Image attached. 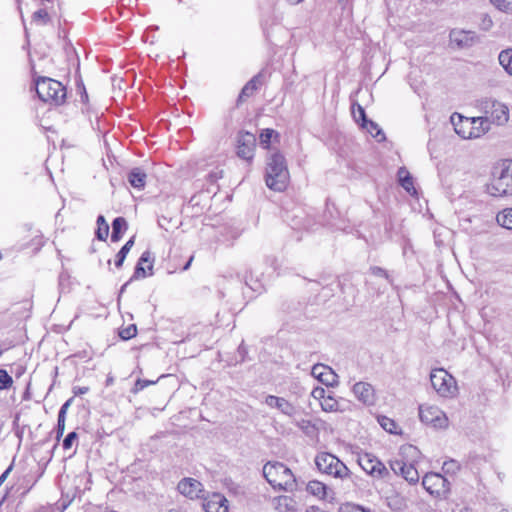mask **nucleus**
Instances as JSON below:
<instances>
[{
    "label": "nucleus",
    "instance_id": "obj_21",
    "mask_svg": "<svg viewBox=\"0 0 512 512\" xmlns=\"http://www.w3.org/2000/svg\"><path fill=\"white\" fill-rule=\"evenodd\" d=\"M261 77L262 75L259 73L245 84L241 90L238 101H243L245 98H248L254 94V92L258 89V86L261 84Z\"/></svg>",
    "mask_w": 512,
    "mask_h": 512
},
{
    "label": "nucleus",
    "instance_id": "obj_33",
    "mask_svg": "<svg viewBox=\"0 0 512 512\" xmlns=\"http://www.w3.org/2000/svg\"><path fill=\"white\" fill-rule=\"evenodd\" d=\"M13 384L12 377L4 369H0V390H7Z\"/></svg>",
    "mask_w": 512,
    "mask_h": 512
},
{
    "label": "nucleus",
    "instance_id": "obj_29",
    "mask_svg": "<svg viewBox=\"0 0 512 512\" xmlns=\"http://www.w3.org/2000/svg\"><path fill=\"white\" fill-rule=\"evenodd\" d=\"M352 114L357 123H360L361 126H367L368 119L364 108L360 104L352 105Z\"/></svg>",
    "mask_w": 512,
    "mask_h": 512
},
{
    "label": "nucleus",
    "instance_id": "obj_22",
    "mask_svg": "<svg viewBox=\"0 0 512 512\" xmlns=\"http://www.w3.org/2000/svg\"><path fill=\"white\" fill-rule=\"evenodd\" d=\"M398 180L400 185L410 194H416V190L413 184V178L409 171L405 167H401L398 170Z\"/></svg>",
    "mask_w": 512,
    "mask_h": 512
},
{
    "label": "nucleus",
    "instance_id": "obj_12",
    "mask_svg": "<svg viewBox=\"0 0 512 512\" xmlns=\"http://www.w3.org/2000/svg\"><path fill=\"white\" fill-rule=\"evenodd\" d=\"M485 114V117H487L489 123L494 122L497 125H503L509 119L508 107L505 104L495 100L486 102Z\"/></svg>",
    "mask_w": 512,
    "mask_h": 512
},
{
    "label": "nucleus",
    "instance_id": "obj_36",
    "mask_svg": "<svg viewBox=\"0 0 512 512\" xmlns=\"http://www.w3.org/2000/svg\"><path fill=\"white\" fill-rule=\"evenodd\" d=\"M33 21L40 24H47L50 21V17L46 9H39L33 14Z\"/></svg>",
    "mask_w": 512,
    "mask_h": 512
},
{
    "label": "nucleus",
    "instance_id": "obj_58",
    "mask_svg": "<svg viewBox=\"0 0 512 512\" xmlns=\"http://www.w3.org/2000/svg\"><path fill=\"white\" fill-rule=\"evenodd\" d=\"M282 500H284L285 502L288 501V497H283Z\"/></svg>",
    "mask_w": 512,
    "mask_h": 512
},
{
    "label": "nucleus",
    "instance_id": "obj_3",
    "mask_svg": "<svg viewBox=\"0 0 512 512\" xmlns=\"http://www.w3.org/2000/svg\"><path fill=\"white\" fill-rule=\"evenodd\" d=\"M455 132L463 139L479 138L490 129L487 117L464 118L451 116Z\"/></svg>",
    "mask_w": 512,
    "mask_h": 512
},
{
    "label": "nucleus",
    "instance_id": "obj_32",
    "mask_svg": "<svg viewBox=\"0 0 512 512\" xmlns=\"http://www.w3.org/2000/svg\"><path fill=\"white\" fill-rule=\"evenodd\" d=\"M321 407L326 412L336 411L338 408V402L331 396H326L321 402Z\"/></svg>",
    "mask_w": 512,
    "mask_h": 512
},
{
    "label": "nucleus",
    "instance_id": "obj_40",
    "mask_svg": "<svg viewBox=\"0 0 512 512\" xmlns=\"http://www.w3.org/2000/svg\"><path fill=\"white\" fill-rule=\"evenodd\" d=\"M154 383H155V381L138 379L135 382L134 387L132 388V392L133 393H138L141 390H143L145 387H147V386H149L151 384H154Z\"/></svg>",
    "mask_w": 512,
    "mask_h": 512
},
{
    "label": "nucleus",
    "instance_id": "obj_53",
    "mask_svg": "<svg viewBox=\"0 0 512 512\" xmlns=\"http://www.w3.org/2000/svg\"><path fill=\"white\" fill-rule=\"evenodd\" d=\"M96 224H106V219L103 215H99L96 220Z\"/></svg>",
    "mask_w": 512,
    "mask_h": 512
},
{
    "label": "nucleus",
    "instance_id": "obj_39",
    "mask_svg": "<svg viewBox=\"0 0 512 512\" xmlns=\"http://www.w3.org/2000/svg\"><path fill=\"white\" fill-rule=\"evenodd\" d=\"M127 226H113V231L111 234V240L113 242H117L121 239L123 233L125 232Z\"/></svg>",
    "mask_w": 512,
    "mask_h": 512
},
{
    "label": "nucleus",
    "instance_id": "obj_35",
    "mask_svg": "<svg viewBox=\"0 0 512 512\" xmlns=\"http://www.w3.org/2000/svg\"><path fill=\"white\" fill-rule=\"evenodd\" d=\"M275 134L276 132L273 129H264L259 136L261 145H263L264 148H268L269 143Z\"/></svg>",
    "mask_w": 512,
    "mask_h": 512
},
{
    "label": "nucleus",
    "instance_id": "obj_48",
    "mask_svg": "<svg viewBox=\"0 0 512 512\" xmlns=\"http://www.w3.org/2000/svg\"><path fill=\"white\" fill-rule=\"evenodd\" d=\"M88 391H89V387H86V386H84V387H79V386L73 387V393H74L75 396L84 395Z\"/></svg>",
    "mask_w": 512,
    "mask_h": 512
},
{
    "label": "nucleus",
    "instance_id": "obj_23",
    "mask_svg": "<svg viewBox=\"0 0 512 512\" xmlns=\"http://www.w3.org/2000/svg\"><path fill=\"white\" fill-rule=\"evenodd\" d=\"M306 490L311 495L316 496L319 499H324L326 497L327 487L322 482L313 480L307 484Z\"/></svg>",
    "mask_w": 512,
    "mask_h": 512
},
{
    "label": "nucleus",
    "instance_id": "obj_31",
    "mask_svg": "<svg viewBox=\"0 0 512 512\" xmlns=\"http://www.w3.org/2000/svg\"><path fill=\"white\" fill-rule=\"evenodd\" d=\"M497 224H512V208H506L496 215Z\"/></svg>",
    "mask_w": 512,
    "mask_h": 512
},
{
    "label": "nucleus",
    "instance_id": "obj_42",
    "mask_svg": "<svg viewBox=\"0 0 512 512\" xmlns=\"http://www.w3.org/2000/svg\"><path fill=\"white\" fill-rule=\"evenodd\" d=\"M340 512H370V510H366L359 505L346 504L340 508Z\"/></svg>",
    "mask_w": 512,
    "mask_h": 512
},
{
    "label": "nucleus",
    "instance_id": "obj_17",
    "mask_svg": "<svg viewBox=\"0 0 512 512\" xmlns=\"http://www.w3.org/2000/svg\"><path fill=\"white\" fill-rule=\"evenodd\" d=\"M311 374L326 386H333L337 381V374L324 364H315L312 367Z\"/></svg>",
    "mask_w": 512,
    "mask_h": 512
},
{
    "label": "nucleus",
    "instance_id": "obj_13",
    "mask_svg": "<svg viewBox=\"0 0 512 512\" xmlns=\"http://www.w3.org/2000/svg\"><path fill=\"white\" fill-rule=\"evenodd\" d=\"M154 258L150 251H144L140 256L130 281L153 275Z\"/></svg>",
    "mask_w": 512,
    "mask_h": 512
},
{
    "label": "nucleus",
    "instance_id": "obj_57",
    "mask_svg": "<svg viewBox=\"0 0 512 512\" xmlns=\"http://www.w3.org/2000/svg\"><path fill=\"white\" fill-rule=\"evenodd\" d=\"M106 382L107 385H110L113 382V378L109 377Z\"/></svg>",
    "mask_w": 512,
    "mask_h": 512
},
{
    "label": "nucleus",
    "instance_id": "obj_5",
    "mask_svg": "<svg viewBox=\"0 0 512 512\" xmlns=\"http://www.w3.org/2000/svg\"><path fill=\"white\" fill-rule=\"evenodd\" d=\"M315 464L319 472L334 478L344 480L351 477V472L347 466L331 453H318L315 457Z\"/></svg>",
    "mask_w": 512,
    "mask_h": 512
},
{
    "label": "nucleus",
    "instance_id": "obj_56",
    "mask_svg": "<svg viewBox=\"0 0 512 512\" xmlns=\"http://www.w3.org/2000/svg\"><path fill=\"white\" fill-rule=\"evenodd\" d=\"M290 4L292 5H296V4H299L300 2H302L303 0H287Z\"/></svg>",
    "mask_w": 512,
    "mask_h": 512
},
{
    "label": "nucleus",
    "instance_id": "obj_4",
    "mask_svg": "<svg viewBox=\"0 0 512 512\" xmlns=\"http://www.w3.org/2000/svg\"><path fill=\"white\" fill-rule=\"evenodd\" d=\"M35 90L40 100L46 103L60 105L66 99V88L61 82L48 77L35 80Z\"/></svg>",
    "mask_w": 512,
    "mask_h": 512
},
{
    "label": "nucleus",
    "instance_id": "obj_30",
    "mask_svg": "<svg viewBox=\"0 0 512 512\" xmlns=\"http://www.w3.org/2000/svg\"><path fill=\"white\" fill-rule=\"evenodd\" d=\"M460 470V464L453 459L445 461L442 465V471L446 475H455Z\"/></svg>",
    "mask_w": 512,
    "mask_h": 512
},
{
    "label": "nucleus",
    "instance_id": "obj_10",
    "mask_svg": "<svg viewBox=\"0 0 512 512\" xmlns=\"http://www.w3.org/2000/svg\"><path fill=\"white\" fill-rule=\"evenodd\" d=\"M358 464L367 474L374 478L383 479L389 474L385 465L376 456L370 453L359 455Z\"/></svg>",
    "mask_w": 512,
    "mask_h": 512
},
{
    "label": "nucleus",
    "instance_id": "obj_15",
    "mask_svg": "<svg viewBox=\"0 0 512 512\" xmlns=\"http://www.w3.org/2000/svg\"><path fill=\"white\" fill-rule=\"evenodd\" d=\"M390 467L395 474H400L410 484H416L419 481V473L412 464L395 460L390 463Z\"/></svg>",
    "mask_w": 512,
    "mask_h": 512
},
{
    "label": "nucleus",
    "instance_id": "obj_44",
    "mask_svg": "<svg viewBox=\"0 0 512 512\" xmlns=\"http://www.w3.org/2000/svg\"><path fill=\"white\" fill-rule=\"evenodd\" d=\"M311 396L316 399V400H319L320 402L326 397V391L324 388L322 387H315L312 391H311Z\"/></svg>",
    "mask_w": 512,
    "mask_h": 512
},
{
    "label": "nucleus",
    "instance_id": "obj_38",
    "mask_svg": "<svg viewBox=\"0 0 512 512\" xmlns=\"http://www.w3.org/2000/svg\"><path fill=\"white\" fill-rule=\"evenodd\" d=\"M77 438H78V435L75 431L68 433L63 440V444H62L63 448L65 450H69Z\"/></svg>",
    "mask_w": 512,
    "mask_h": 512
},
{
    "label": "nucleus",
    "instance_id": "obj_2",
    "mask_svg": "<svg viewBox=\"0 0 512 512\" xmlns=\"http://www.w3.org/2000/svg\"><path fill=\"white\" fill-rule=\"evenodd\" d=\"M263 475L274 489L293 491L297 486L294 474L281 462L266 463L263 467Z\"/></svg>",
    "mask_w": 512,
    "mask_h": 512
},
{
    "label": "nucleus",
    "instance_id": "obj_43",
    "mask_svg": "<svg viewBox=\"0 0 512 512\" xmlns=\"http://www.w3.org/2000/svg\"><path fill=\"white\" fill-rule=\"evenodd\" d=\"M222 177H223V170L216 168L209 172V174L207 175V180L210 183H216Z\"/></svg>",
    "mask_w": 512,
    "mask_h": 512
},
{
    "label": "nucleus",
    "instance_id": "obj_52",
    "mask_svg": "<svg viewBox=\"0 0 512 512\" xmlns=\"http://www.w3.org/2000/svg\"><path fill=\"white\" fill-rule=\"evenodd\" d=\"M111 224H126V221L123 217H116Z\"/></svg>",
    "mask_w": 512,
    "mask_h": 512
},
{
    "label": "nucleus",
    "instance_id": "obj_1",
    "mask_svg": "<svg viewBox=\"0 0 512 512\" xmlns=\"http://www.w3.org/2000/svg\"><path fill=\"white\" fill-rule=\"evenodd\" d=\"M265 182L274 191H284L289 182V172L284 156L279 152L272 153L267 158Z\"/></svg>",
    "mask_w": 512,
    "mask_h": 512
},
{
    "label": "nucleus",
    "instance_id": "obj_46",
    "mask_svg": "<svg viewBox=\"0 0 512 512\" xmlns=\"http://www.w3.org/2000/svg\"><path fill=\"white\" fill-rule=\"evenodd\" d=\"M109 227L110 226H98L96 236L99 240H106L109 235Z\"/></svg>",
    "mask_w": 512,
    "mask_h": 512
},
{
    "label": "nucleus",
    "instance_id": "obj_26",
    "mask_svg": "<svg viewBox=\"0 0 512 512\" xmlns=\"http://www.w3.org/2000/svg\"><path fill=\"white\" fill-rule=\"evenodd\" d=\"M469 39V33L465 31H452L450 33L451 42L455 43L458 47L467 46Z\"/></svg>",
    "mask_w": 512,
    "mask_h": 512
},
{
    "label": "nucleus",
    "instance_id": "obj_41",
    "mask_svg": "<svg viewBox=\"0 0 512 512\" xmlns=\"http://www.w3.org/2000/svg\"><path fill=\"white\" fill-rule=\"evenodd\" d=\"M370 272H371V274H373L375 276L384 277L389 282H392L388 272L385 269L381 268V267L373 266V267L370 268Z\"/></svg>",
    "mask_w": 512,
    "mask_h": 512
},
{
    "label": "nucleus",
    "instance_id": "obj_18",
    "mask_svg": "<svg viewBox=\"0 0 512 512\" xmlns=\"http://www.w3.org/2000/svg\"><path fill=\"white\" fill-rule=\"evenodd\" d=\"M202 484L193 478H184L182 479L178 485V491L191 499L199 497V493L201 492Z\"/></svg>",
    "mask_w": 512,
    "mask_h": 512
},
{
    "label": "nucleus",
    "instance_id": "obj_37",
    "mask_svg": "<svg viewBox=\"0 0 512 512\" xmlns=\"http://www.w3.org/2000/svg\"><path fill=\"white\" fill-rule=\"evenodd\" d=\"M499 10L512 12V0H490Z\"/></svg>",
    "mask_w": 512,
    "mask_h": 512
},
{
    "label": "nucleus",
    "instance_id": "obj_54",
    "mask_svg": "<svg viewBox=\"0 0 512 512\" xmlns=\"http://www.w3.org/2000/svg\"><path fill=\"white\" fill-rule=\"evenodd\" d=\"M193 259H194V257H193V256H191V257L189 258V260L186 262V264H185V265H184V267H183V270H184V271H186V270H188V269H189V267L191 266V263H192Z\"/></svg>",
    "mask_w": 512,
    "mask_h": 512
},
{
    "label": "nucleus",
    "instance_id": "obj_24",
    "mask_svg": "<svg viewBox=\"0 0 512 512\" xmlns=\"http://www.w3.org/2000/svg\"><path fill=\"white\" fill-rule=\"evenodd\" d=\"M134 245V237L130 238L123 246L122 248L119 250V252L117 253L116 255V260H115V266L117 268H120L122 265H123V262L127 256V254L129 253V251L131 250V248L133 247Z\"/></svg>",
    "mask_w": 512,
    "mask_h": 512
},
{
    "label": "nucleus",
    "instance_id": "obj_8",
    "mask_svg": "<svg viewBox=\"0 0 512 512\" xmlns=\"http://www.w3.org/2000/svg\"><path fill=\"white\" fill-rule=\"evenodd\" d=\"M422 486L431 496L444 499L450 492L451 483L440 473L428 472L422 479Z\"/></svg>",
    "mask_w": 512,
    "mask_h": 512
},
{
    "label": "nucleus",
    "instance_id": "obj_7",
    "mask_svg": "<svg viewBox=\"0 0 512 512\" xmlns=\"http://www.w3.org/2000/svg\"><path fill=\"white\" fill-rule=\"evenodd\" d=\"M430 381L433 389L441 397L452 398L457 394L455 378L443 368L433 369L430 373Z\"/></svg>",
    "mask_w": 512,
    "mask_h": 512
},
{
    "label": "nucleus",
    "instance_id": "obj_14",
    "mask_svg": "<svg viewBox=\"0 0 512 512\" xmlns=\"http://www.w3.org/2000/svg\"><path fill=\"white\" fill-rule=\"evenodd\" d=\"M265 404L271 408L278 409L282 414L290 418L297 417L298 407L283 397L268 395L265 398Z\"/></svg>",
    "mask_w": 512,
    "mask_h": 512
},
{
    "label": "nucleus",
    "instance_id": "obj_25",
    "mask_svg": "<svg viewBox=\"0 0 512 512\" xmlns=\"http://www.w3.org/2000/svg\"><path fill=\"white\" fill-rule=\"evenodd\" d=\"M498 59L505 71L512 76V49L500 52Z\"/></svg>",
    "mask_w": 512,
    "mask_h": 512
},
{
    "label": "nucleus",
    "instance_id": "obj_60",
    "mask_svg": "<svg viewBox=\"0 0 512 512\" xmlns=\"http://www.w3.org/2000/svg\"><path fill=\"white\" fill-rule=\"evenodd\" d=\"M500 512H508L507 510H501Z\"/></svg>",
    "mask_w": 512,
    "mask_h": 512
},
{
    "label": "nucleus",
    "instance_id": "obj_45",
    "mask_svg": "<svg viewBox=\"0 0 512 512\" xmlns=\"http://www.w3.org/2000/svg\"><path fill=\"white\" fill-rule=\"evenodd\" d=\"M65 419L66 418H63L62 415H58L57 431H56L57 439H59L63 435V433H64V430H65Z\"/></svg>",
    "mask_w": 512,
    "mask_h": 512
},
{
    "label": "nucleus",
    "instance_id": "obj_34",
    "mask_svg": "<svg viewBox=\"0 0 512 512\" xmlns=\"http://www.w3.org/2000/svg\"><path fill=\"white\" fill-rule=\"evenodd\" d=\"M137 334V328L135 324H131L119 331V336L123 340H129L135 337Z\"/></svg>",
    "mask_w": 512,
    "mask_h": 512
},
{
    "label": "nucleus",
    "instance_id": "obj_20",
    "mask_svg": "<svg viewBox=\"0 0 512 512\" xmlns=\"http://www.w3.org/2000/svg\"><path fill=\"white\" fill-rule=\"evenodd\" d=\"M147 174L142 168L135 167L128 173L127 179L130 185L137 189L144 188Z\"/></svg>",
    "mask_w": 512,
    "mask_h": 512
},
{
    "label": "nucleus",
    "instance_id": "obj_9",
    "mask_svg": "<svg viewBox=\"0 0 512 512\" xmlns=\"http://www.w3.org/2000/svg\"><path fill=\"white\" fill-rule=\"evenodd\" d=\"M419 417L421 422L431 425L434 428H445L448 426V418L437 406L423 404L419 406Z\"/></svg>",
    "mask_w": 512,
    "mask_h": 512
},
{
    "label": "nucleus",
    "instance_id": "obj_28",
    "mask_svg": "<svg viewBox=\"0 0 512 512\" xmlns=\"http://www.w3.org/2000/svg\"><path fill=\"white\" fill-rule=\"evenodd\" d=\"M378 423L385 431L391 434H397L398 425L393 419L383 415L378 416Z\"/></svg>",
    "mask_w": 512,
    "mask_h": 512
},
{
    "label": "nucleus",
    "instance_id": "obj_59",
    "mask_svg": "<svg viewBox=\"0 0 512 512\" xmlns=\"http://www.w3.org/2000/svg\"><path fill=\"white\" fill-rule=\"evenodd\" d=\"M507 229H512V226H504Z\"/></svg>",
    "mask_w": 512,
    "mask_h": 512
},
{
    "label": "nucleus",
    "instance_id": "obj_27",
    "mask_svg": "<svg viewBox=\"0 0 512 512\" xmlns=\"http://www.w3.org/2000/svg\"><path fill=\"white\" fill-rule=\"evenodd\" d=\"M362 128L366 129L367 132H369L374 138L377 139V141H384L385 140V134L383 133L382 129L378 126L377 123H375L372 120H368L367 126H361Z\"/></svg>",
    "mask_w": 512,
    "mask_h": 512
},
{
    "label": "nucleus",
    "instance_id": "obj_6",
    "mask_svg": "<svg viewBox=\"0 0 512 512\" xmlns=\"http://www.w3.org/2000/svg\"><path fill=\"white\" fill-rule=\"evenodd\" d=\"M487 191L494 197L512 194V161L503 163L499 172L494 174Z\"/></svg>",
    "mask_w": 512,
    "mask_h": 512
},
{
    "label": "nucleus",
    "instance_id": "obj_49",
    "mask_svg": "<svg viewBox=\"0 0 512 512\" xmlns=\"http://www.w3.org/2000/svg\"><path fill=\"white\" fill-rule=\"evenodd\" d=\"M72 399L67 400L60 408L58 415H62L63 418H66L67 409L70 406Z\"/></svg>",
    "mask_w": 512,
    "mask_h": 512
},
{
    "label": "nucleus",
    "instance_id": "obj_47",
    "mask_svg": "<svg viewBox=\"0 0 512 512\" xmlns=\"http://www.w3.org/2000/svg\"><path fill=\"white\" fill-rule=\"evenodd\" d=\"M293 419V422L300 428L302 429L303 431H307L310 427H312V424H311V421L310 420H305V419H301V420H297L296 417L295 418H292Z\"/></svg>",
    "mask_w": 512,
    "mask_h": 512
},
{
    "label": "nucleus",
    "instance_id": "obj_55",
    "mask_svg": "<svg viewBox=\"0 0 512 512\" xmlns=\"http://www.w3.org/2000/svg\"><path fill=\"white\" fill-rule=\"evenodd\" d=\"M131 281L129 280L128 282H126L120 289V293H123L124 291H126V287L128 286V284L130 283Z\"/></svg>",
    "mask_w": 512,
    "mask_h": 512
},
{
    "label": "nucleus",
    "instance_id": "obj_19",
    "mask_svg": "<svg viewBox=\"0 0 512 512\" xmlns=\"http://www.w3.org/2000/svg\"><path fill=\"white\" fill-rule=\"evenodd\" d=\"M203 507L206 512H229L228 500L218 493L206 499Z\"/></svg>",
    "mask_w": 512,
    "mask_h": 512
},
{
    "label": "nucleus",
    "instance_id": "obj_51",
    "mask_svg": "<svg viewBox=\"0 0 512 512\" xmlns=\"http://www.w3.org/2000/svg\"><path fill=\"white\" fill-rule=\"evenodd\" d=\"M221 227L224 228L227 233L231 234L233 239H235L237 237V234L234 233L231 226H221Z\"/></svg>",
    "mask_w": 512,
    "mask_h": 512
},
{
    "label": "nucleus",
    "instance_id": "obj_16",
    "mask_svg": "<svg viewBox=\"0 0 512 512\" xmlns=\"http://www.w3.org/2000/svg\"><path fill=\"white\" fill-rule=\"evenodd\" d=\"M355 397L365 405H373L375 403V390L370 383L357 382L352 389Z\"/></svg>",
    "mask_w": 512,
    "mask_h": 512
},
{
    "label": "nucleus",
    "instance_id": "obj_50",
    "mask_svg": "<svg viewBox=\"0 0 512 512\" xmlns=\"http://www.w3.org/2000/svg\"><path fill=\"white\" fill-rule=\"evenodd\" d=\"M12 470V465H10L3 473L2 475L0 476V485L5 481L6 477L8 476V474L10 473V471Z\"/></svg>",
    "mask_w": 512,
    "mask_h": 512
},
{
    "label": "nucleus",
    "instance_id": "obj_11",
    "mask_svg": "<svg viewBox=\"0 0 512 512\" xmlns=\"http://www.w3.org/2000/svg\"><path fill=\"white\" fill-rule=\"evenodd\" d=\"M256 137L253 133L241 131L237 135V155L250 162L254 157Z\"/></svg>",
    "mask_w": 512,
    "mask_h": 512
}]
</instances>
